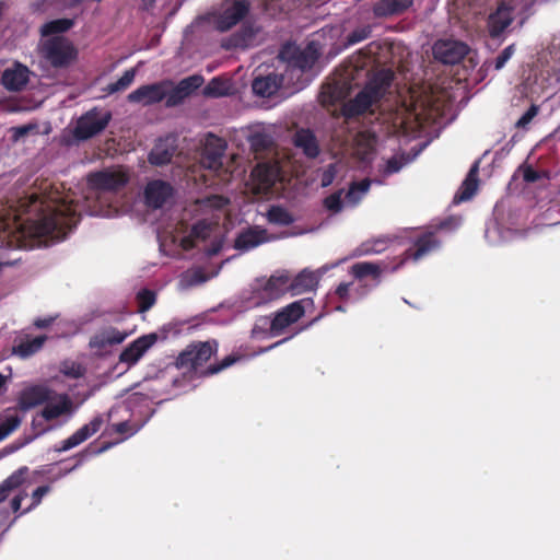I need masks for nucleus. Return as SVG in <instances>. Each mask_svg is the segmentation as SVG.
Returning <instances> with one entry per match:
<instances>
[{
  "instance_id": "f257e3e1",
  "label": "nucleus",
  "mask_w": 560,
  "mask_h": 560,
  "mask_svg": "<svg viewBox=\"0 0 560 560\" xmlns=\"http://www.w3.org/2000/svg\"><path fill=\"white\" fill-rule=\"evenodd\" d=\"M75 210L72 199L50 194L47 199L38 201L36 194H31L19 201L15 210H10L0 222V237L10 247H26L27 237L51 235L60 238L65 228L74 223Z\"/></svg>"
},
{
  "instance_id": "f03ea898",
  "label": "nucleus",
  "mask_w": 560,
  "mask_h": 560,
  "mask_svg": "<svg viewBox=\"0 0 560 560\" xmlns=\"http://www.w3.org/2000/svg\"><path fill=\"white\" fill-rule=\"evenodd\" d=\"M394 72L389 69H381L369 78L364 88L343 105V114L348 117L357 116L365 112H372L373 107L386 95L392 84Z\"/></svg>"
},
{
  "instance_id": "7ed1b4c3",
  "label": "nucleus",
  "mask_w": 560,
  "mask_h": 560,
  "mask_svg": "<svg viewBox=\"0 0 560 560\" xmlns=\"http://www.w3.org/2000/svg\"><path fill=\"white\" fill-rule=\"evenodd\" d=\"M368 58L362 55L353 56L345 66L337 70L334 84L323 86L319 98L324 106L332 105L335 102L346 97L351 89L352 82L364 79L369 70Z\"/></svg>"
},
{
  "instance_id": "20e7f679",
  "label": "nucleus",
  "mask_w": 560,
  "mask_h": 560,
  "mask_svg": "<svg viewBox=\"0 0 560 560\" xmlns=\"http://www.w3.org/2000/svg\"><path fill=\"white\" fill-rule=\"evenodd\" d=\"M43 56L54 66L63 67L70 63L75 57V49L72 44L62 36H54L42 42Z\"/></svg>"
},
{
  "instance_id": "39448f33",
  "label": "nucleus",
  "mask_w": 560,
  "mask_h": 560,
  "mask_svg": "<svg viewBox=\"0 0 560 560\" xmlns=\"http://www.w3.org/2000/svg\"><path fill=\"white\" fill-rule=\"evenodd\" d=\"M249 3L245 0H225L218 12L212 15V24L225 32L241 21L248 12Z\"/></svg>"
},
{
  "instance_id": "423d86ee",
  "label": "nucleus",
  "mask_w": 560,
  "mask_h": 560,
  "mask_svg": "<svg viewBox=\"0 0 560 560\" xmlns=\"http://www.w3.org/2000/svg\"><path fill=\"white\" fill-rule=\"evenodd\" d=\"M110 120L108 112L92 109L82 115L73 129L77 140H88L106 128Z\"/></svg>"
},
{
  "instance_id": "0eeeda50",
  "label": "nucleus",
  "mask_w": 560,
  "mask_h": 560,
  "mask_svg": "<svg viewBox=\"0 0 560 560\" xmlns=\"http://www.w3.org/2000/svg\"><path fill=\"white\" fill-rule=\"evenodd\" d=\"M171 89V81L164 80L153 84H147L138 88L128 95V101L131 103L149 106L167 98Z\"/></svg>"
},
{
  "instance_id": "6e6552de",
  "label": "nucleus",
  "mask_w": 560,
  "mask_h": 560,
  "mask_svg": "<svg viewBox=\"0 0 560 560\" xmlns=\"http://www.w3.org/2000/svg\"><path fill=\"white\" fill-rule=\"evenodd\" d=\"M279 178L280 171L277 163H258L252 172L254 194H267Z\"/></svg>"
},
{
  "instance_id": "1a4fd4ad",
  "label": "nucleus",
  "mask_w": 560,
  "mask_h": 560,
  "mask_svg": "<svg viewBox=\"0 0 560 560\" xmlns=\"http://www.w3.org/2000/svg\"><path fill=\"white\" fill-rule=\"evenodd\" d=\"M88 182L94 189L114 191L127 184L128 175L119 168H106L90 174Z\"/></svg>"
},
{
  "instance_id": "9d476101",
  "label": "nucleus",
  "mask_w": 560,
  "mask_h": 560,
  "mask_svg": "<svg viewBox=\"0 0 560 560\" xmlns=\"http://www.w3.org/2000/svg\"><path fill=\"white\" fill-rule=\"evenodd\" d=\"M468 46L458 40H439L433 46L434 58L445 65L459 62L468 52Z\"/></svg>"
},
{
  "instance_id": "9b49d317",
  "label": "nucleus",
  "mask_w": 560,
  "mask_h": 560,
  "mask_svg": "<svg viewBox=\"0 0 560 560\" xmlns=\"http://www.w3.org/2000/svg\"><path fill=\"white\" fill-rule=\"evenodd\" d=\"M203 77L194 74L180 80L176 85L171 81V89L166 98V106L174 107L184 102L185 98L190 96L197 89L203 84Z\"/></svg>"
},
{
  "instance_id": "f8f14e48",
  "label": "nucleus",
  "mask_w": 560,
  "mask_h": 560,
  "mask_svg": "<svg viewBox=\"0 0 560 560\" xmlns=\"http://www.w3.org/2000/svg\"><path fill=\"white\" fill-rule=\"evenodd\" d=\"M226 149V142L213 135H209L206 138L202 154L201 164L210 170H218L222 165V156Z\"/></svg>"
},
{
  "instance_id": "ddd939ff",
  "label": "nucleus",
  "mask_w": 560,
  "mask_h": 560,
  "mask_svg": "<svg viewBox=\"0 0 560 560\" xmlns=\"http://www.w3.org/2000/svg\"><path fill=\"white\" fill-rule=\"evenodd\" d=\"M51 392V389L43 385L27 386L19 394L18 408L22 411L33 409L50 399Z\"/></svg>"
},
{
  "instance_id": "4468645a",
  "label": "nucleus",
  "mask_w": 560,
  "mask_h": 560,
  "mask_svg": "<svg viewBox=\"0 0 560 560\" xmlns=\"http://www.w3.org/2000/svg\"><path fill=\"white\" fill-rule=\"evenodd\" d=\"M172 187L163 180H152L144 189V199L148 207L161 208L172 196Z\"/></svg>"
},
{
  "instance_id": "2eb2a0df",
  "label": "nucleus",
  "mask_w": 560,
  "mask_h": 560,
  "mask_svg": "<svg viewBox=\"0 0 560 560\" xmlns=\"http://www.w3.org/2000/svg\"><path fill=\"white\" fill-rule=\"evenodd\" d=\"M72 412V401L65 394L51 392V398L47 399L45 408L42 410V417L45 420H54L62 415Z\"/></svg>"
},
{
  "instance_id": "dca6fc26",
  "label": "nucleus",
  "mask_w": 560,
  "mask_h": 560,
  "mask_svg": "<svg viewBox=\"0 0 560 560\" xmlns=\"http://www.w3.org/2000/svg\"><path fill=\"white\" fill-rule=\"evenodd\" d=\"M270 240L267 231L259 226L249 228L241 232L234 242V247L238 250H249Z\"/></svg>"
},
{
  "instance_id": "f3484780",
  "label": "nucleus",
  "mask_w": 560,
  "mask_h": 560,
  "mask_svg": "<svg viewBox=\"0 0 560 560\" xmlns=\"http://www.w3.org/2000/svg\"><path fill=\"white\" fill-rule=\"evenodd\" d=\"M30 71L20 63L4 70L2 74V83L9 91L18 92L25 88L28 82Z\"/></svg>"
},
{
  "instance_id": "a211bd4d",
  "label": "nucleus",
  "mask_w": 560,
  "mask_h": 560,
  "mask_svg": "<svg viewBox=\"0 0 560 560\" xmlns=\"http://www.w3.org/2000/svg\"><path fill=\"white\" fill-rule=\"evenodd\" d=\"M512 7L502 2L489 16V33L492 37L499 36L512 23Z\"/></svg>"
},
{
  "instance_id": "6ab92c4d",
  "label": "nucleus",
  "mask_w": 560,
  "mask_h": 560,
  "mask_svg": "<svg viewBox=\"0 0 560 560\" xmlns=\"http://www.w3.org/2000/svg\"><path fill=\"white\" fill-rule=\"evenodd\" d=\"M304 314V308L300 302H294L279 312L271 322V330L279 331L295 323Z\"/></svg>"
},
{
  "instance_id": "aec40b11",
  "label": "nucleus",
  "mask_w": 560,
  "mask_h": 560,
  "mask_svg": "<svg viewBox=\"0 0 560 560\" xmlns=\"http://www.w3.org/2000/svg\"><path fill=\"white\" fill-rule=\"evenodd\" d=\"M282 77L276 73H270L266 77H257L252 83L253 92L261 97H270L273 95L282 84Z\"/></svg>"
},
{
  "instance_id": "412c9836",
  "label": "nucleus",
  "mask_w": 560,
  "mask_h": 560,
  "mask_svg": "<svg viewBox=\"0 0 560 560\" xmlns=\"http://www.w3.org/2000/svg\"><path fill=\"white\" fill-rule=\"evenodd\" d=\"M176 147L174 143V139L167 138L164 140H160L154 148L152 149L149 161L153 165L162 166L171 162Z\"/></svg>"
},
{
  "instance_id": "4be33fe9",
  "label": "nucleus",
  "mask_w": 560,
  "mask_h": 560,
  "mask_svg": "<svg viewBox=\"0 0 560 560\" xmlns=\"http://www.w3.org/2000/svg\"><path fill=\"white\" fill-rule=\"evenodd\" d=\"M478 172H479V163L476 162L471 166L469 173L467 174V177L465 178L459 190L455 195V197H454L455 203L467 201V200L471 199L472 196L477 192L478 185H479Z\"/></svg>"
},
{
  "instance_id": "5701e85b",
  "label": "nucleus",
  "mask_w": 560,
  "mask_h": 560,
  "mask_svg": "<svg viewBox=\"0 0 560 560\" xmlns=\"http://www.w3.org/2000/svg\"><path fill=\"white\" fill-rule=\"evenodd\" d=\"M293 142L296 148L310 159H314L319 153V145L315 135L308 129H300L295 132Z\"/></svg>"
},
{
  "instance_id": "b1692460",
  "label": "nucleus",
  "mask_w": 560,
  "mask_h": 560,
  "mask_svg": "<svg viewBox=\"0 0 560 560\" xmlns=\"http://www.w3.org/2000/svg\"><path fill=\"white\" fill-rule=\"evenodd\" d=\"M376 138L373 132L362 131L354 138V155L362 162L370 160L374 152Z\"/></svg>"
},
{
  "instance_id": "393cba45",
  "label": "nucleus",
  "mask_w": 560,
  "mask_h": 560,
  "mask_svg": "<svg viewBox=\"0 0 560 560\" xmlns=\"http://www.w3.org/2000/svg\"><path fill=\"white\" fill-rule=\"evenodd\" d=\"M413 0H378L373 7V13L378 18L397 15L406 11Z\"/></svg>"
},
{
  "instance_id": "a878e982",
  "label": "nucleus",
  "mask_w": 560,
  "mask_h": 560,
  "mask_svg": "<svg viewBox=\"0 0 560 560\" xmlns=\"http://www.w3.org/2000/svg\"><path fill=\"white\" fill-rule=\"evenodd\" d=\"M154 342V337L143 336L133 341L127 349L120 354V361L129 364L136 363L141 355L149 349Z\"/></svg>"
},
{
  "instance_id": "bb28decb",
  "label": "nucleus",
  "mask_w": 560,
  "mask_h": 560,
  "mask_svg": "<svg viewBox=\"0 0 560 560\" xmlns=\"http://www.w3.org/2000/svg\"><path fill=\"white\" fill-rule=\"evenodd\" d=\"M126 335L113 327L104 328L90 339V347L103 349L107 346L117 345L125 340Z\"/></svg>"
},
{
  "instance_id": "cd10ccee",
  "label": "nucleus",
  "mask_w": 560,
  "mask_h": 560,
  "mask_svg": "<svg viewBox=\"0 0 560 560\" xmlns=\"http://www.w3.org/2000/svg\"><path fill=\"white\" fill-rule=\"evenodd\" d=\"M22 423V418L12 408L0 413V442L14 432Z\"/></svg>"
},
{
  "instance_id": "c85d7f7f",
  "label": "nucleus",
  "mask_w": 560,
  "mask_h": 560,
  "mask_svg": "<svg viewBox=\"0 0 560 560\" xmlns=\"http://www.w3.org/2000/svg\"><path fill=\"white\" fill-rule=\"evenodd\" d=\"M234 88L229 80L214 78L202 90V94L207 97H222L231 95Z\"/></svg>"
},
{
  "instance_id": "c756f323",
  "label": "nucleus",
  "mask_w": 560,
  "mask_h": 560,
  "mask_svg": "<svg viewBox=\"0 0 560 560\" xmlns=\"http://www.w3.org/2000/svg\"><path fill=\"white\" fill-rule=\"evenodd\" d=\"M213 354V349L209 342H202L197 346H195L194 350L184 353L182 355V360L187 358L191 362V365L194 369H197L198 366L202 365L205 362H207L211 355Z\"/></svg>"
},
{
  "instance_id": "7c9ffc66",
  "label": "nucleus",
  "mask_w": 560,
  "mask_h": 560,
  "mask_svg": "<svg viewBox=\"0 0 560 560\" xmlns=\"http://www.w3.org/2000/svg\"><path fill=\"white\" fill-rule=\"evenodd\" d=\"M212 228V224L205 221L198 222L192 226L190 235L182 240V247L186 250L192 248L195 246V241H203L210 236Z\"/></svg>"
},
{
  "instance_id": "2f4dec72",
  "label": "nucleus",
  "mask_w": 560,
  "mask_h": 560,
  "mask_svg": "<svg viewBox=\"0 0 560 560\" xmlns=\"http://www.w3.org/2000/svg\"><path fill=\"white\" fill-rule=\"evenodd\" d=\"M47 337L38 336L32 340L25 339L21 340V342L13 347V353L18 354L21 358H27L34 353H36L44 346Z\"/></svg>"
},
{
  "instance_id": "473e14b6",
  "label": "nucleus",
  "mask_w": 560,
  "mask_h": 560,
  "mask_svg": "<svg viewBox=\"0 0 560 560\" xmlns=\"http://www.w3.org/2000/svg\"><path fill=\"white\" fill-rule=\"evenodd\" d=\"M26 474L27 468L22 467L0 485V501L4 500L14 489L19 488L24 482Z\"/></svg>"
},
{
  "instance_id": "72a5a7b5",
  "label": "nucleus",
  "mask_w": 560,
  "mask_h": 560,
  "mask_svg": "<svg viewBox=\"0 0 560 560\" xmlns=\"http://www.w3.org/2000/svg\"><path fill=\"white\" fill-rule=\"evenodd\" d=\"M317 285V277L312 271H302L290 284V290L301 293L312 290Z\"/></svg>"
},
{
  "instance_id": "f704fd0d",
  "label": "nucleus",
  "mask_w": 560,
  "mask_h": 560,
  "mask_svg": "<svg viewBox=\"0 0 560 560\" xmlns=\"http://www.w3.org/2000/svg\"><path fill=\"white\" fill-rule=\"evenodd\" d=\"M371 186V182L369 179H363L359 183H352L349 190L346 194V202L351 206L358 205L363 196L369 191Z\"/></svg>"
},
{
  "instance_id": "c9c22d12",
  "label": "nucleus",
  "mask_w": 560,
  "mask_h": 560,
  "mask_svg": "<svg viewBox=\"0 0 560 560\" xmlns=\"http://www.w3.org/2000/svg\"><path fill=\"white\" fill-rule=\"evenodd\" d=\"M288 282H289V278L285 275L272 276L268 280V282L265 287V291L268 292V294L271 299L279 298L288 289H290V285H288Z\"/></svg>"
},
{
  "instance_id": "e433bc0d",
  "label": "nucleus",
  "mask_w": 560,
  "mask_h": 560,
  "mask_svg": "<svg viewBox=\"0 0 560 560\" xmlns=\"http://www.w3.org/2000/svg\"><path fill=\"white\" fill-rule=\"evenodd\" d=\"M73 25V21L70 19H59L45 23L40 27L43 36H50L52 34H60L70 30Z\"/></svg>"
},
{
  "instance_id": "4c0bfd02",
  "label": "nucleus",
  "mask_w": 560,
  "mask_h": 560,
  "mask_svg": "<svg viewBox=\"0 0 560 560\" xmlns=\"http://www.w3.org/2000/svg\"><path fill=\"white\" fill-rule=\"evenodd\" d=\"M267 219L270 223L289 225L294 221L293 215L280 206H272L267 212Z\"/></svg>"
},
{
  "instance_id": "58836bf2",
  "label": "nucleus",
  "mask_w": 560,
  "mask_h": 560,
  "mask_svg": "<svg viewBox=\"0 0 560 560\" xmlns=\"http://www.w3.org/2000/svg\"><path fill=\"white\" fill-rule=\"evenodd\" d=\"M260 33L259 27L246 26L242 30V32L235 37V46H240L243 48L254 46L258 43V35Z\"/></svg>"
},
{
  "instance_id": "ea45409f",
  "label": "nucleus",
  "mask_w": 560,
  "mask_h": 560,
  "mask_svg": "<svg viewBox=\"0 0 560 560\" xmlns=\"http://www.w3.org/2000/svg\"><path fill=\"white\" fill-rule=\"evenodd\" d=\"M252 150L256 153V158L258 159V154L266 150H270L272 147V139L265 132H255L248 138Z\"/></svg>"
},
{
  "instance_id": "a19ab883",
  "label": "nucleus",
  "mask_w": 560,
  "mask_h": 560,
  "mask_svg": "<svg viewBox=\"0 0 560 560\" xmlns=\"http://www.w3.org/2000/svg\"><path fill=\"white\" fill-rule=\"evenodd\" d=\"M208 276L200 268L190 269L180 276V285L183 288H189L196 284L203 283L208 280Z\"/></svg>"
},
{
  "instance_id": "79ce46f5",
  "label": "nucleus",
  "mask_w": 560,
  "mask_h": 560,
  "mask_svg": "<svg viewBox=\"0 0 560 560\" xmlns=\"http://www.w3.org/2000/svg\"><path fill=\"white\" fill-rule=\"evenodd\" d=\"M135 75H136L135 69L127 70L119 80H117L114 83L108 84L106 86L105 91L109 94H113V93L126 90L132 83Z\"/></svg>"
},
{
  "instance_id": "37998d69",
  "label": "nucleus",
  "mask_w": 560,
  "mask_h": 560,
  "mask_svg": "<svg viewBox=\"0 0 560 560\" xmlns=\"http://www.w3.org/2000/svg\"><path fill=\"white\" fill-rule=\"evenodd\" d=\"M316 58V50L313 48V46L310 45L305 50L300 49V54H298L294 67L300 69L310 68L315 62Z\"/></svg>"
},
{
  "instance_id": "c03bdc74",
  "label": "nucleus",
  "mask_w": 560,
  "mask_h": 560,
  "mask_svg": "<svg viewBox=\"0 0 560 560\" xmlns=\"http://www.w3.org/2000/svg\"><path fill=\"white\" fill-rule=\"evenodd\" d=\"M438 246L439 243L433 240L431 235H425L419 238L417 242V250L412 255L413 260L420 259L423 255Z\"/></svg>"
},
{
  "instance_id": "a18cd8bd",
  "label": "nucleus",
  "mask_w": 560,
  "mask_h": 560,
  "mask_svg": "<svg viewBox=\"0 0 560 560\" xmlns=\"http://www.w3.org/2000/svg\"><path fill=\"white\" fill-rule=\"evenodd\" d=\"M352 272L357 278H363L368 275L378 277L380 268L377 265L372 262H360L352 266Z\"/></svg>"
},
{
  "instance_id": "49530a36",
  "label": "nucleus",
  "mask_w": 560,
  "mask_h": 560,
  "mask_svg": "<svg viewBox=\"0 0 560 560\" xmlns=\"http://www.w3.org/2000/svg\"><path fill=\"white\" fill-rule=\"evenodd\" d=\"M102 424V420L100 418L93 419L90 423L85 424L81 429H79L75 434L84 442L94 433H96Z\"/></svg>"
},
{
  "instance_id": "de8ad7c7",
  "label": "nucleus",
  "mask_w": 560,
  "mask_h": 560,
  "mask_svg": "<svg viewBox=\"0 0 560 560\" xmlns=\"http://www.w3.org/2000/svg\"><path fill=\"white\" fill-rule=\"evenodd\" d=\"M37 131L36 124H27L23 126L13 127L10 129L13 141H19L24 139L30 133H35Z\"/></svg>"
},
{
  "instance_id": "09e8293b",
  "label": "nucleus",
  "mask_w": 560,
  "mask_h": 560,
  "mask_svg": "<svg viewBox=\"0 0 560 560\" xmlns=\"http://www.w3.org/2000/svg\"><path fill=\"white\" fill-rule=\"evenodd\" d=\"M300 54V48L294 44H287L279 52V58L294 66L295 59Z\"/></svg>"
},
{
  "instance_id": "8fccbe9b",
  "label": "nucleus",
  "mask_w": 560,
  "mask_h": 560,
  "mask_svg": "<svg viewBox=\"0 0 560 560\" xmlns=\"http://www.w3.org/2000/svg\"><path fill=\"white\" fill-rule=\"evenodd\" d=\"M139 311L147 312L155 302V295L149 290H142L138 293Z\"/></svg>"
},
{
  "instance_id": "3c124183",
  "label": "nucleus",
  "mask_w": 560,
  "mask_h": 560,
  "mask_svg": "<svg viewBox=\"0 0 560 560\" xmlns=\"http://www.w3.org/2000/svg\"><path fill=\"white\" fill-rule=\"evenodd\" d=\"M341 195H342V191L339 190V191L326 197L324 200V206L328 210H330L335 213L340 212L342 209Z\"/></svg>"
},
{
  "instance_id": "603ef678",
  "label": "nucleus",
  "mask_w": 560,
  "mask_h": 560,
  "mask_svg": "<svg viewBox=\"0 0 560 560\" xmlns=\"http://www.w3.org/2000/svg\"><path fill=\"white\" fill-rule=\"evenodd\" d=\"M405 163L406 160L402 156H393L386 161L384 172L385 174L396 173L405 165Z\"/></svg>"
},
{
  "instance_id": "864d4df0",
  "label": "nucleus",
  "mask_w": 560,
  "mask_h": 560,
  "mask_svg": "<svg viewBox=\"0 0 560 560\" xmlns=\"http://www.w3.org/2000/svg\"><path fill=\"white\" fill-rule=\"evenodd\" d=\"M370 28L369 27H361L355 31H353L351 34L347 37V44L352 45L359 42H362L366 39L370 35Z\"/></svg>"
},
{
  "instance_id": "5fc2aeb1",
  "label": "nucleus",
  "mask_w": 560,
  "mask_h": 560,
  "mask_svg": "<svg viewBox=\"0 0 560 560\" xmlns=\"http://www.w3.org/2000/svg\"><path fill=\"white\" fill-rule=\"evenodd\" d=\"M538 106L532 105L529 109L516 121L515 126L517 128H525L538 114Z\"/></svg>"
},
{
  "instance_id": "6e6d98bb",
  "label": "nucleus",
  "mask_w": 560,
  "mask_h": 560,
  "mask_svg": "<svg viewBox=\"0 0 560 560\" xmlns=\"http://www.w3.org/2000/svg\"><path fill=\"white\" fill-rule=\"evenodd\" d=\"M237 361V358L236 357H233V355H229L226 357L225 359L222 360V362L220 364H215V365H211L206 374H215V373H219L220 371L224 370L225 368H229L230 365H232L233 363H235Z\"/></svg>"
},
{
  "instance_id": "4d7b16f0",
  "label": "nucleus",
  "mask_w": 560,
  "mask_h": 560,
  "mask_svg": "<svg viewBox=\"0 0 560 560\" xmlns=\"http://www.w3.org/2000/svg\"><path fill=\"white\" fill-rule=\"evenodd\" d=\"M514 54V45L508 46L495 59V69L500 70L503 68L505 62L512 57Z\"/></svg>"
},
{
  "instance_id": "13d9d810",
  "label": "nucleus",
  "mask_w": 560,
  "mask_h": 560,
  "mask_svg": "<svg viewBox=\"0 0 560 560\" xmlns=\"http://www.w3.org/2000/svg\"><path fill=\"white\" fill-rule=\"evenodd\" d=\"M49 491H50V488L48 486H42V487H38L36 490H34V492L32 493V504L27 508L26 511L38 505L40 503L43 497L46 495Z\"/></svg>"
},
{
  "instance_id": "bf43d9fd",
  "label": "nucleus",
  "mask_w": 560,
  "mask_h": 560,
  "mask_svg": "<svg viewBox=\"0 0 560 560\" xmlns=\"http://www.w3.org/2000/svg\"><path fill=\"white\" fill-rule=\"evenodd\" d=\"M82 443V440L75 434L73 433L70 438H68L65 442H63V445L62 447L59 450V451H68L79 444Z\"/></svg>"
},
{
  "instance_id": "052dcab7",
  "label": "nucleus",
  "mask_w": 560,
  "mask_h": 560,
  "mask_svg": "<svg viewBox=\"0 0 560 560\" xmlns=\"http://www.w3.org/2000/svg\"><path fill=\"white\" fill-rule=\"evenodd\" d=\"M334 176H335V166L329 165L328 168L323 174L322 185L324 187L330 185L334 179Z\"/></svg>"
},
{
  "instance_id": "680f3d73",
  "label": "nucleus",
  "mask_w": 560,
  "mask_h": 560,
  "mask_svg": "<svg viewBox=\"0 0 560 560\" xmlns=\"http://www.w3.org/2000/svg\"><path fill=\"white\" fill-rule=\"evenodd\" d=\"M203 202L213 208H221L226 203V200L222 197L213 196L211 198L203 200Z\"/></svg>"
},
{
  "instance_id": "e2e57ef3",
  "label": "nucleus",
  "mask_w": 560,
  "mask_h": 560,
  "mask_svg": "<svg viewBox=\"0 0 560 560\" xmlns=\"http://www.w3.org/2000/svg\"><path fill=\"white\" fill-rule=\"evenodd\" d=\"M26 497V493H20L19 495L14 497L11 501V508L13 512H18L21 508L22 500Z\"/></svg>"
},
{
  "instance_id": "0e129e2a",
  "label": "nucleus",
  "mask_w": 560,
  "mask_h": 560,
  "mask_svg": "<svg viewBox=\"0 0 560 560\" xmlns=\"http://www.w3.org/2000/svg\"><path fill=\"white\" fill-rule=\"evenodd\" d=\"M524 179L528 183H533L538 179V174L534 170L527 167L524 171Z\"/></svg>"
},
{
  "instance_id": "69168bd1",
  "label": "nucleus",
  "mask_w": 560,
  "mask_h": 560,
  "mask_svg": "<svg viewBox=\"0 0 560 560\" xmlns=\"http://www.w3.org/2000/svg\"><path fill=\"white\" fill-rule=\"evenodd\" d=\"M54 322V317L45 318V319H36L34 325L37 328L48 327Z\"/></svg>"
},
{
  "instance_id": "338daca9",
  "label": "nucleus",
  "mask_w": 560,
  "mask_h": 560,
  "mask_svg": "<svg viewBox=\"0 0 560 560\" xmlns=\"http://www.w3.org/2000/svg\"><path fill=\"white\" fill-rule=\"evenodd\" d=\"M222 248V242L219 241L217 243H214L208 250H207V254L209 256H213V255H217Z\"/></svg>"
},
{
  "instance_id": "774afa93",
  "label": "nucleus",
  "mask_w": 560,
  "mask_h": 560,
  "mask_svg": "<svg viewBox=\"0 0 560 560\" xmlns=\"http://www.w3.org/2000/svg\"><path fill=\"white\" fill-rule=\"evenodd\" d=\"M349 287L350 284L348 283H341L339 284V287L337 288V294L340 296V298H345L347 296L348 294V291H349Z\"/></svg>"
}]
</instances>
